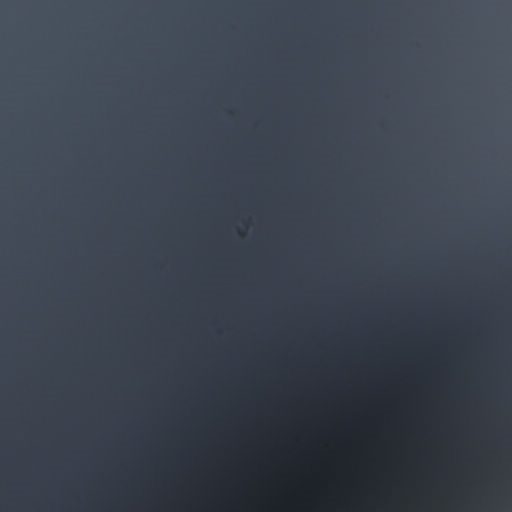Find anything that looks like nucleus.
Wrapping results in <instances>:
<instances>
[{
    "mask_svg": "<svg viewBox=\"0 0 512 512\" xmlns=\"http://www.w3.org/2000/svg\"><path fill=\"white\" fill-rule=\"evenodd\" d=\"M417 217H418V218L420 217V214H419V213L417 214Z\"/></svg>",
    "mask_w": 512,
    "mask_h": 512,
    "instance_id": "nucleus-15",
    "label": "nucleus"
},
{
    "mask_svg": "<svg viewBox=\"0 0 512 512\" xmlns=\"http://www.w3.org/2000/svg\"><path fill=\"white\" fill-rule=\"evenodd\" d=\"M417 189H420V178H417Z\"/></svg>",
    "mask_w": 512,
    "mask_h": 512,
    "instance_id": "nucleus-7",
    "label": "nucleus"
},
{
    "mask_svg": "<svg viewBox=\"0 0 512 512\" xmlns=\"http://www.w3.org/2000/svg\"><path fill=\"white\" fill-rule=\"evenodd\" d=\"M417 151H420V144H417Z\"/></svg>",
    "mask_w": 512,
    "mask_h": 512,
    "instance_id": "nucleus-13",
    "label": "nucleus"
},
{
    "mask_svg": "<svg viewBox=\"0 0 512 512\" xmlns=\"http://www.w3.org/2000/svg\"><path fill=\"white\" fill-rule=\"evenodd\" d=\"M417 151H420V144H417Z\"/></svg>",
    "mask_w": 512,
    "mask_h": 512,
    "instance_id": "nucleus-14",
    "label": "nucleus"
},
{
    "mask_svg": "<svg viewBox=\"0 0 512 512\" xmlns=\"http://www.w3.org/2000/svg\"><path fill=\"white\" fill-rule=\"evenodd\" d=\"M417 213H420V204H417Z\"/></svg>",
    "mask_w": 512,
    "mask_h": 512,
    "instance_id": "nucleus-10",
    "label": "nucleus"
},
{
    "mask_svg": "<svg viewBox=\"0 0 512 512\" xmlns=\"http://www.w3.org/2000/svg\"><path fill=\"white\" fill-rule=\"evenodd\" d=\"M427 2H418V6H417V9H418V14L420 13V11L424 8V4H426Z\"/></svg>",
    "mask_w": 512,
    "mask_h": 512,
    "instance_id": "nucleus-2",
    "label": "nucleus"
},
{
    "mask_svg": "<svg viewBox=\"0 0 512 512\" xmlns=\"http://www.w3.org/2000/svg\"><path fill=\"white\" fill-rule=\"evenodd\" d=\"M417 151H420V144H417Z\"/></svg>",
    "mask_w": 512,
    "mask_h": 512,
    "instance_id": "nucleus-12",
    "label": "nucleus"
},
{
    "mask_svg": "<svg viewBox=\"0 0 512 512\" xmlns=\"http://www.w3.org/2000/svg\"><path fill=\"white\" fill-rule=\"evenodd\" d=\"M417 189H420V178H417Z\"/></svg>",
    "mask_w": 512,
    "mask_h": 512,
    "instance_id": "nucleus-6",
    "label": "nucleus"
},
{
    "mask_svg": "<svg viewBox=\"0 0 512 512\" xmlns=\"http://www.w3.org/2000/svg\"><path fill=\"white\" fill-rule=\"evenodd\" d=\"M417 213H420V204H417Z\"/></svg>",
    "mask_w": 512,
    "mask_h": 512,
    "instance_id": "nucleus-11",
    "label": "nucleus"
},
{
    "mask_svg": "<svg viewBox=\"0 0 512 512\" xmlns=\"http://www.w3.org/2000/svg\"><path fill=\"white\" fill-rule=\"evenodd\" d=\"M417 213H420V204H417Z\"/></svg>",
    "mask_w": 512,
    "mask_h": 512,
    "instance_id": "nucleus-9",
    "label": "nucleus"
},
{
    "mask_svg": "<svg viewBox=\"0 0 512 512\" xmlns=\"http://www.w3.org/2000/svg\"><path fill=\"white\" fill-rule=\"evenodd\" d=\"M417 189H420V178H417Z\"/></svg>",
    "mask_w": 512,
    "mask_h": 512,
    "instance_id": "nucleus-4",
    "label": "nucleus"
},
{
    "mask_svg": "<svg viewBox=\"0 0 512 512\" xmlns=\"http://www.w3.org/2000/svg\"><path fill=\"white\" fill-rule=\"evenodd\" d=\"M409 10V203H416V1Z\"/></svg>",
    "mask_w": 512,
    "mask_h": 512,
    "instance_id": "nucleus-1",
    "label": "nucleus"
},
{
    "mask_svg": "<svg viewBox=\"0 0 512 512\" xmlns=\"http://www.w3.org/2000/svg\"><path fill=\"white\" fill-rule=\"evenodd\" d=\"M417 189H420V178H417Z\"/></svg>",
    "mask_w": 512,
    "mask_h": 512,
    "instance_id": "nucleus-3",
    "label": "nucleus"
},
{
    "mask_svg": "<svg viewBox=\"0 0 512 512\" xmlns=\"http://www.w3.org/2000/svg\"><path fill=\"white\" fill-rule=\"evenodd\" d=\"M417 213H420V204H417Z\"/></svg>",
    "mask_w": 512,
    "mask_h": 512,
    "instance_id": "nucleus-8",
    "label": "nucleus"
},
{
    "mask_svg": "<svg viewBox=\"0 0 512 512\" xmlns=\"http://www.w3.org/2000/svg\"><path fill=\"white\" fill-rule=\"evenodd\" d=\"M417 189H420V178H417Z\"/></svg>",
    "mask_w": 512,
    "mask_h": 512,
    "instance_id": "nucleus-5",
    "label": "nucleus"
}]
</instances>
